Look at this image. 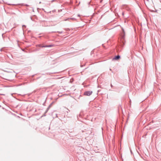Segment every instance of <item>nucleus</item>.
<instances>
[{
  "label": "nucleus",
  "instance_id": "2eb2a0df",
  "mask_svg": "<svg viewBox=\"0 0 161 161\" xmlns=\"http://www.w3.org/2000/svg\"><path fill=\"white\" fill-rule=\"evenodd\" d=\"M83 66L81 65H80V67H82Z\"/></svg>",
  "mask_w": 161,
  "mask_h": 161
},
{
  "label": "nucleus",
  "instance_id": "6ab92c4d",
  "mask_svg": "<svg viewBox=\"0 0 161 161\" xmlns=\"http://www.w3.org/2000/svg\"><path fill=\"white\" fill-rule=\"evenodd\" d=\"M62 31H61V34L62 33Z\"/></svg>",
  "mask_w": 161,
  "mask_h": 161
},
{
  "label": "nucleus",
  "instance_id": "0eeeda50",
  "mask_svg": "<svg viewBox=\"0 0 161 161\" xmlns=\"http://www.w3.org/2000/svg\"><path fill=\"white\" fill-rule=\"evenodd\" d=\"M37 46H38V47H43L42 46H42L41 45V44H39L38 45H37Z\"/></svg>",
  "mask_w": 161,
  "mask_h": 161
},
{
  "label": "nucleus",
  "instance_id": "dca6fc26",
  "mask_svg": "<svg viewBox=\"0 0 161 161\" xmlns=\"http://www.w3.org/2000/svg\"><path fill=\"white\" fill-rule=\"evenodd\" d=\"M63 77H61V79L63 78Z\"/></svg>",
  "mask_w": 161,
  "mask_h": 161
},
{
  "label": "nucleus",
  "instance_id": "aec40b11",
  "mask_svg": "<svg viewBox=\"0 0 161 161\" xmlns=\"http://www.w3.org/2000/svg\"><path fill=\"white\" fill-rule=\"evenodd\" d=\"M41 3V2H40L39 3Z\"/></svg>",
  "mask_w": 161,
  "mask_h": 161
},
{
  "label": "nucleus",
  "instance_id": "9d476101",
  "mask_svg": "<svg viewBox=\"0 0 161 161\" xmlns=\"http://www.w3.org/2000/svg\"><path fill=\"white\" fill-rule=\"evenodd\" d=\"M48 110H46L45 111V112H44L45 113V114H46L47 112H48Z\"/></svg>",
  "mask_w": 161,
  "mask_h": 161
},
{
  "label": "nucleus",
  "instance_id": "423d86ee",
  "mask_svg": "<svg viewBox=\"0 0 161 161\" xmlns=\"http://www.w3.org/2000/svg\"><path fill=\"white\" fill-rule=\"evenodd\" d=\"M52 103H51L48 106V107L47 108V109H46L48 111V110H49V109L50 108H51L52 105Z\"/></svg>",
  "mask_w": 161,
  "mask_h": 161
},
{
  "label": "nucleus",
  "instance_id": "1a4fd4ad",
  "mask_svg": "<svg viewBox=\"0 0 161 161\" xmlns=\"http://www.w3.org/2000/svg\"><path fill=\"white\" fill-rule=\"evenodd\" d=\"M26 26L25 25H22V28H23L24 27L26 28Z\"/></svg>",
  "mask_w": 161,
  "mask_h": 161
},
{
  "label": "nucleus",
  "instance_id": "20e7f679",
  "mask_svg": "<svg viewBox=\"0 0 161 161\" xmlns=\"http://www.w3.org/2000/svg\"><path fill=\"white\" fill-rule=\"evenodd\" d=\"M122 32H123L122 33L124 34V35H123L122 36V38L124 39V38L125 32L123 28H122Z\"/></svg>",
  "mask_w": 161,
  "mask_h": 161
},
{
  "label": "nucleus",
  "instance_id": "f03ea898",
  "mask_svg": "<svg viewBox=\"0 0 161 161\" xmlns=\"http://www.w3.org/2000/svg\"><path fill=\"white\" fill-rule=\"evenodd\" d=\"M120 56L119 55L116 56L114 58H113V60H117L120 58Z\"/></svg>",
  "mask_w": 161,
  "mask_h": 161
},
{
  "label": "nucleus",
  "instance_id": "6e6552de",
  "mask_svg": "<svg viewBox=\"0 0 161 161\" xmlns=\"http://www.w3.org/2000/svg\"><path fill=\"white\" fill-rule=\"evenodd\" d=\"M65 30L67 31H69L70 30V29L69 28L66 29Z\"/></svg>",
  "mask_w": 161,
  "mask_h": 161
},
{
  "label": "nucleus",
  "instance_id": "39448f33",
  "mask_svg": "<svg viewBox=\"0 0 161 161\" xmlns=\"http://www.w3.org/2000/svg\"><path fill=\"white\" fill-rule=\"evenodd\" d=\"M63 109L64 110V111L66 112L67 113H68V111H69V110L68 109L65 108H64Z\"/></svg>",
  "mask_w": 161,
  "mask_h": 161
},
{
  "label": "nucleus",
  "instance_id": "f3484780",
  "mask_svg": "<svg viewBox=\"0 0 161 161\" xmlns=\"http://www.w3.org/2000/svg\"><path fill=\"white\" fill-rule=\"evenodd\" d=\"M61 7H62L61 6ZM61 8H62V7H61ZM62 11V9L61 8V11Z\"/></svg>",
  "mask_w": 161,
  "mask_h": 161
},
{
  "label": "nucleus",
  "instance_id": "f8f14e48",
  "mask_svg": "<svg viewBox=\"0 0 161 161\" xmlns=\"http://www.w3.org/2000/svg\"><path fill=\"white\" fill-rule=\"evenodd\" d=\"M3 35H4V34H2V37H3Z\"/></svg>",
  "mask_w": 161,
  "mask_h": 161
},
{
  "label": "nucleus",
  "instance_id": "9b49d317",
  "mask_svg": "<svg viewBox=\"0 0 161 161\" xmlns=\"http://www.w3.org/2000/svg\"><path fill=\"white\" fill-rule=\"evenodd\" d=\"M46 116V115L45 114V113H44V114H43V115L42 116Z\"/></svg>",
  "mask_w": 161,
  "mask_h": 161
},
{
  "label": "nucleus",
  "instance_id": "a211bd4d",
  "mask_svg": "<svg viewBox=\"0 0 161 161\" xmlns=\"http://www.w3.org/2000/svg\"><path fill=\"white\" fill-rule=\"evenodd\" d=\"M110 70H111H111H111V69H110Z\"/></svg>",
  "mask_w": 161,
  "mask_h": 161
},
{
  "label": "nucleus",
  "instance_id": "f257e3e1",
  "mask_svg": "<svg viewBox=\"0 0 161 161\" xmlns=\"http://www.w3.org/2000/svg\"><path fill=\"white\" fill-rule=\"evenodd\" d=\"M92 93V91H87L85 92L84 93V95L87 96H90Z\"/></svg>",
  "mask_w": 161,
  "mask_h": 161
},
{
  "label": "nucleus",
  "instance_id": "ddd939ff",
  "mask_svg": "<svg viewBox=\"0 0 161 161\" xmlns=\"http://www.w3.org/2000/svg\"><path fill=\"white\" fill-rule=\"evenodd\" d=\"M111 87H112L113 86V85H112V84H111Z\"/></svg>",
  "mask_w": 161,
  "mask_h": 161
},
{
  "label": "nucleus",
  "instance_id": "7ed1b4c3",
  "mask_svg": "<svg viewBox=\"0 0 161 161\" xmlns=\"http://www.w3.org/2000/svg\"><path fill=\"white\" fill-rule=\"evenodd\" d=\"M53 46L52 45H43V46H42V47H51Z\"/></svg>",
  "mask_w": 161,
  "mask_h": 161
},
{
  "label": "nucleus",
  "instance_id": "4468645a",
  "mask_svg": "<svg viewBox=\"0 0 161 161\" xmlns=\"http://www.w3.org/2000/svg\"><path fill=\"white\" fill-rule=\"evenodd\" d=\"M54 1H55V0H52V2H54Z\"/></svg>",
  "mask_w": 161,
  "mask_h": 161
}]
</instances>
